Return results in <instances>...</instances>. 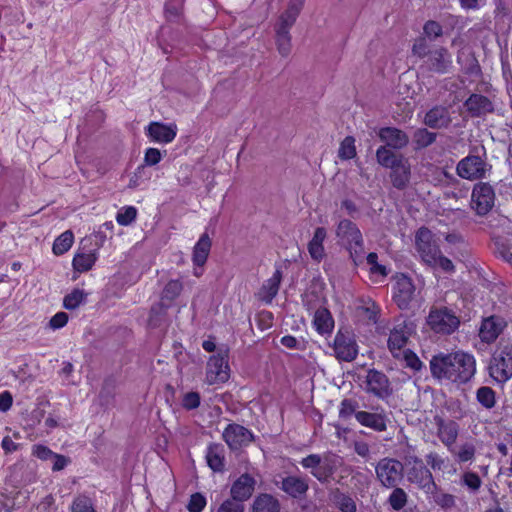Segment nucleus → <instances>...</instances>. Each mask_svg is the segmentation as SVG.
<instances>
[{
    "mask_svg": "<svg viewBox=\"0 0 512 512\" xmlns=\"http://www.w3.org/2000/svg\"><path fill=\"white\" fill-rule=\"evenodd\" d=\"M161 152L156 148H148L145 152L144 162L146 165L153 166L161 161Z\"/></svg>",
    "mask_w": 512,
    "mask_h": 512,
    "instance_id": "obj_60",
    "label": "nucleus"
},
{
    "mask_svg": "<svg viewBox=\"0 0 512 512\" xmlns=\"http://www.w3.org/2000/svg\"><path fill=\"white\" fill-rule=\"evenodd\" d=\"M349 250L350 257L353 260L355 265H358L363 261L364 256V241L360 242V244H350L346 246Z\"/></svg>",
    "mask_w": 512,
    "mask_h": 512,
    "instance_id": "obj_54",
    "label": "nucleus"
},
{
    "mask_svg": "<svg viewBox=\"0 0 512 512\" xmlns=\"http://www.w3.org/2000/svg\"><path fill=\"white\" fill-rule=\"evenodd\" d=\"M426 461L433 470H441L445 464L444 459L434 452H431L426 456Z\"/></svg>",
    "mask_w": 512,
    "mask_h": 512,
    "instance_id": "obj_63",
    "label": "nucleus"
},
{
    "mask_svg": "<svg viewBox=\"0 0 512 512\" xmlns=\"http://www.w3.org/2000/svg\"><path fill=\"white\" fill-rule=\"evenodd\" d=\"M402 462L385 457L380 459L375 466L376 478L385 488L398 486L404 476Z\"/></svg>",
    "mask_w": 512,
    "mask_h": 512,
    "instance_id": "obj_6",
    "label": "nucleus"
},
{
    "mask_svg": "<svg viewBox=\"0 0 512 512\" xmlns=\"http://www.w3.org/2000/svg\"><path fill=\"white\" fill-rule=\"evenodd\" d=\"M365 391L379 399H384L392 394L390 381L381 371L369 369L365 379Z\"/></svg>",
    "mask_w": 512,
    "mask_h": 512,
    "instance_id": "obj_11",
    "label": "nucleus"
},
{
    "mask_svg": "<svg viewBox=\"0 0 512 512\" xmlns=\"http://www.w3.org/2000/svg\"><path fill=\"white\" fill-rule=\"evenodd\" d=\"M416 247L421 258L429 266L434 267L436 256L440 249L431 242V232L427 228H420L416 234Z\"/></svg>",
    "mask_w": 512,
    "mask_h": 512,
    "instance_id": "obj_14",
    "label": "nucleus"
},
{
    "mask_svg": "<svg viewBox=\"0 0 512 512\" xmlns=\"http://www.w3.org/2000/svg\"><path fill=\"white\" fill-rule=\"evenodd\" d=\"M183 290V283L178 279H172L164 286L161 292V300L172 302Z\"/></svg>",
    "mask_w": 512,
    "mask_h": 512,
    "instance_id": "obj_39",
    "label": "nucleus"
},
{
    "mask_svg": "<svg viewBox=\"0 0 512 512\" xmlns=\"http://www.w3.org/2000/svg\"><path fill=\"white\" fill-rule=\"evenodd\" d=\"M402 465L406 468L407 481L417 485L426 493H434L437 485L434 482L432 473L424 465L421 458L414 454L409 447L402 456Z\"/></svg>",
    "mask_w": 512,
    "mask_h": 512,
    "instance_id": "obj_3",
    "label": "nucleus"
},
{
    "mask_svg": "<svg viewBox=\"0 0 512 512\" xmlns=\"http://www.w3.org/2000/svg\"><path fill=\"white\" fill-rule=\"evenodd\" d=\"M183 0H168L165 4V13L168 19L177 18L182 10Z\"/></svg>",
    "mask_w": 512,
    "mask_h": 512,
    "instance_id": "obj_52",
    "label": "nucleus"
},
{
    "mask_svg": "<svg viewBox=\"0 0 512 512\" xmlns=\"http://www.w3.org/2000/svg\"><path fill=\"white\" fill-rule=\"evenodd\" d=\"M137 216V210L133 206L125 207L117 213L116 220L122 226L130 225Z\"/></svg>",
    "mask_w": 512,
    "mask_h": 512,
    "instance_id": "obj_46",
    "label": "nucleus"
},
{
    "mask_svg": "<svg viewBox=\"0 0 512 512\" xmlns=\"http://www.w3.org/2000/svg\"><path fill=\"white\" fill-rule=\"evenodd\" d=\"M390 178L392 181V185L398 190H404L411 178V165L407 158L400 159L397 164L394 165V168H390Z\"/></svg>",
    "mask_w": 512,
    "mask_h": 512,
    "instance_id": "obj_23",
    "label": "nucleus"
},
{
    "mask_svg": "<svg viewBox=\"0 0 512 512\" xmlns=\"http://www.w3.org/2000/svg\"><path fill=\"white\" fill-rule=\"evenodd\" d=\"M464 107L471 117H484L494 112V104L482 94L473 93L464 102Z\"/></svg>",
    "mask_w": 512,
    "mask_h": 512,
    "instance_id": "obj_18",
    "label": "nucleus"
},
{
    "mask_svg": "<svg viewBox=\"0 0 512 512\" xmlns=\"http://www.w3.org/2000/svg\"><path fill=\"white\" fill-rule=\"evenodd\" d=\"M507 326L506 320L498 315H491L482 320L479 329V337L482 342L492 343Z\"/></svg>",
    "mask_w": 512,
    "mask_h": 512,
    "instance_id": "obj_15",
    "label": "nucleus"
},
{
    "mask_svg": "<svg viewBox=\"0 0 512 512\" xmlns=\"http://www.w3.org/2000/svg\"><path fill=\"white\" fill-rule=\"evenodd\" d=\"M356 420L365 427L377 432H383L387 429V418L382 413H371L367 411H358L355 413Z\"/></svg>",
    "mask_w": 512,
    "mask_h": 512,
    "instance_id": "obj_25",
    "label": "nucleus"
},
{
    "mask_svg": "<svg viewBox=\"0 0 512 512\" xmlns=\"http://www.w3.org/2000/svg\"><path fill=\"white\" fill-rule=\"evenodd\" d=\"M431 494L433 495L435 503L442 508H450L455 504L454 497L451 494L437 493V489Z\"/></svg>",
    "mask_w": 512,
    "mask_h": 512,
    "instance_id": "obj_55",
    "label": "nucleus"
},
{
    "mask_svg": "<svg viewBox=\"0 0 512 512\" xmlns=\"http://www.w3.org/2000/svg\"><path fill=\"white\" fill-rule=\"evenodd\" d=\"M476 448L472 443H464L460 446L457 457L460 462H468L473 460Z\"/></svg>",
    "mask_w": 512,
    "mask_h": 512,
    "instance_id": "obj_51",
    "label": "nucleus"
},
{
    "mask_svg": "<svg viewBox=\"0 0 512 512\" xmlns=\"http://www.w3.org/2000/svg\"><path fill=\"white\" fill-rule=\"evenodd\" d=\"M408 337L402 328H394L388 338V347L392 353L401 350L407 343Z\"/></svg>",
    "mask_w": 512,
    "mask_h": 512,
    "instance_id": "obj_40",
    "label": "nucleus"
},
{
    "mask_svg": "<svg viewBox=\"0 0 512 512\" xmlns=\"http://www.w3.org/2000/svg\"><path fill=\"white\" fill-rule=\"evenodd\" d=\"M252 510L253 512H280V503L270 494H261L254 500Z\"/></svg>",
    "mask_w": 512,
    "mask_h": 512,
    "instance_id": "obj_31",
    "label": "nucleus"
},
{
    "mask_svg": "<svg viewBox=\"0 0 512 512\" xmlns=\"http://www.w3.org/2000/svg\"><path fill=\"white\" fill-rule=\"evenodd\" d=\"M209 384L224 383L229 379L228 349L221 347L209 358L206 370Z\"/></svg>",
    "mask_w": 512,
    "mask_h": 512,
    "instance_id": "obj_9",
    "label": "nucleus"
},
{
    "mask_svg": "<svg viewBox=\"0 0 512 512\" xmlns=\"http://www.w3.org/2000/svg\"><path fill=\"white\" fill-rule=\"evenodd\" d=\"M313 324L318 333L329 334L334 328V319L327 308L321 307L315 311Z\"/></svg>",
    "mask_w": 512,
    "mask_h": 512,
    "instance_id": "obj_29",
    "label": "nucleus"
},
{
    "mask_svg": "<svg viewBox=\"0 0 512 512\" xmlns=\"http://www.w3.org/2000/svg\"><path fill=\"white\" fill-rule=\"evenodd\" d=\"M280 488L293 498H301L308 491L306 479L297 476H287L282 479Z\"/></svg>",
    "mask_w": 512,
    "mask_h": 512,
    "instance_id": "obj_26",
    "label": "nucleus"
},
{
    "mask_svg": "<svg viewBox=\"0 0 512 512\" xmlns=\"http://www.w3.org/2000/svg\"><path fill=\"white\" fill-rule=\"evenodd\" d=\"M378 136L381 141L385 142L384 146L395 150H401L409 143V136L407 133L396 127L381 128Z\"/></svg>",
    "mask_w": 512,
    "mask_h": 512,
    "instance_id": "obj_19",
    "label": "nucleus"
},
{
    "mask_svg": "<svg viewBox=\"0 0 512 512\" xmlns=\"http://www.w3.org/2000/svg\"><path fill=\"white\" fill-rule=\"evenodd\" d=\"M356 407H357L356 402L352 401L351 399H344L341 402L339 416L341 418L346 419V418L350 417L352 414L355 415V413L358 412V411H356Z\"/></svg>",
    "mask_w": 512,
    "mask_h": 512,
    "instance_id": "obj_58",
    "label": "nucleus"
},
{
    "mask_svg": "<svg viewBox=\"0 0 512 512\" xmlns=\"http://www.w3.org/2000/svg\"><path fill=\"white\" fill-rule=\"evenodd\" d=\"M413 56L422 60L420 70L424 73L443 75L452 67V56L443 46L431 49V45L425 37H419L412 46Z\"/></svg>",
    "mask_w": 512,
    "mask_h": 512,
    "instance_id": "obj_2",
    "label": "nucleus"
},
{
    "mask_svg": "<svg viewBox=\"0 0 512 512\" xmlns=\"http://www.w3.org/2000/svg\"><path fill=\"white\" fill-rule=\"evenodd\" d=\"M206 505V498L201 493L191 495L187 509L189 512H201Z\"/></svg>",
    "mask_w": 512,
    "mask_h": 512,
    "instance_id": "obj_50",
    "label": "nucleus"
},
{
    "mask_svg": "<svg viewBox=\"0 0 512 512\" xmlns=\"http://www.w3.org/2000/svg\"><path fill=\"white\" fill-rule=\"evenodd\" d=\"M71 512H97L90 497L80 494L77 495L71 504Z\"/></svg>",
    "mask_w": 512,
    "mask_h": 512,
    "instance_id": "obj_45",
    "label": "nucleus"
},
{
    "mask_svg": "<svg viewBox=\"0 0 512 512\" xmlns=\"http://www.w3.org/2000/svg\"><path fill=\"white\" fill-rule=\"evenodd\" d=\"M96 257L92 253H77L73 259V267L78 272H86L92 268Z\"/></svg>",
    "mask_w": 512,
    "mask_h": 512,
    "instance_id": "obj_41",
    "label": "nucleus"
},
{
    "mask_svg": "<svg viewBox=\"0 0 512 512\" xmlns=\"http://www.w3.org/2000/svg\"><path fill=\"white\" fill-rule=\"evenodd\" d=\"M254 486V478L247 473L242 474L231 487V499L243 503L251 497Z\"/></svg>",
    "mask_w": 512,
    "mask_h": 512,
    "instance_id": "obj_20",
    "label": "nucleus"
},
{
    "mask_svg": "<svg viewBox=\"0 0 512 512\" xmlns=\"http://www.w3.org/2000/svg\"><path fill=\"white\" fill-rule=\"evenodd\" d=\"M74 236L70 230L63 232L53 243V253L55 255H62L67 252L73 244Z\"/></svg>",
    "mask_w": 512,
    "mask_h": 512,
    "instance_id": "obj_38",
    "label": "nucleus"
},
{
    "mask_svg": "<svg viewBox=\"0 0 512 512\" xmlns=\"http://www.w3.org/2000/svg\"><path fill=\"white\" fill-rule=\"evenodd\" d=\"M434 266L440 267L445 272H453L454 268H455L454 264L452 263V261L449 258L443 256L441 254V251L436 256L435 265Z\"/></svg>",
    "mask_w": 512,
    "mask_h": 512,
    "instance_id": "obj_62",
    "label": "nucleus"
},
{
    "mask_svg": "<svg viewBox=\"0 0 512 512\" xmlns=\"http://www.w3.org/2000/svg\"><path fill=\"white\" fill-rule=\"evenodd\" d=\"M211 245L209 235L207 233L202 234L193 248L192 261L196 266L201 267L206 263Z\"/></svg>",
    "mask_w": 512,
    "mask_h": 512,
    "instance_id": "obj_30",
    "label": "nucleus"
},
{
    "mask_svg": "<svg viewBox=\"0 0 512 512\" xmlns=\"http://www.w3.org/2000/svg\"><path fill=\"white\" fill-rule=\"evenodd\" d=\"M223 447L220 444H211L208 447L206 459L208 466L214 472H221L224 469Z\"/></svg>",
    "mask_w": 512,
    "mask_h": 512,
    "instance_id": "obj_32",
    "label": "nucleus"
},
{
    "mask_svg": "<svg viewBox=\"0 0 512 512\" xmlns=\"http://www.w3.org/2000/svg\"><path fill=\"white\" fill-rule=\"evenodd\" d=\"M327 231L324 227H317L312 239L308 243V252L311 258L316 262H321L325 257L323 242L326 239Z\"/></svg>",
    "mask_w": 512,
    "mask_h": 512,
    "instance_id": "obj_27",
    "label": "nucleus"
},
{
    "mask_svg": "<svg viewBox=\"0 0 512 512\" xmlns=\"http://www.w3.org/2000/svg\"><path fill=\"white\" fill-rule=\"evenodd\" d=\"M182 405L187 410L196 409L200 405V395L198 392H188L184 395Z\"/></svg>",
    "mask_w": 512,
    "mask_h": 512,
    "instance_id": "obj_56",
    "label": "nucleus"
},
{
    "mask_svg": "<svg viewBox=\"0 0 512 512\" xmlns=\"http://www.w3.org/2000/svg\"><path fill=\"white\" fill-rule=\"evenodd\" d=\"M282 280V271L280 269H276L271 278L266 280L260 289V299L270 304L272 300L276 297L279 291L280 283Z\"/></svg>",
    "mask_w": 512,
    "mask_h": 512,
    "instance_id": "obj_28",
    "label": "nucleus"
},
{
    "mask_svg": "<svg viewBox=\"0 0 512 512\" xmlns=\"http://www.w3.org/2000/svg\"><path fill=\"white\" fill-rule=\"evenodd\" d=\"M333 349L335 356L342 361H353L357 354V344L348 332L339 330L335 336Z\"/></svg>",
    "mask_w": 512,
    "mask_h": 512,
    "instance_id": "obj_13",
    "label": "nucleus"
},
{
    "mask_svg": "<svg viewBox=\"0 0 512 512\" xmlns=\"http://www.w3.org/2000/svg\"><path fill=\"white\" fill-rule=\"evenodd\" d=\"M33 454L41 460H51L55 453L46 446L36 445Z\"/></svg>",
    "mask_w": 512,
    "mask_h": 512,
    "instance_id": "obj_64",
    "label": "nucleus"
},
{
    "mask_svg": "<svg viewBox=\"0 0 512 512\" xmlns=\"http://www.w3.org/2000/svg\"><path fill=\"white\" fill-rule=\"evenodd\" d=\"M476 399L486 409H492L496 404L495 391L488 386H482L477 390Z\"/></svg>",
    "mask_w": 512,
    "mask_h": 512,
    "instance_id": "obj_43",
    "label": "nucleus"
},
{
    "mask_svg": "<svg viewBox=\"0 0 512 512\" xmlns=\"http://www.w3.org/2000/svg\"><path fill=\"white\" fill-rule=\"evenodd\" d=\"M490 376L500 383L512 378V344L499 347L493 354L489 365Z\"/></svg>",
    "mask_w": 512,
    "mask_h": 512,
    "instance_id": "obj_5",
    "label": "nucleus"
},
{
    "mask_svg": "<svg viewBox=\"0 0 512 512\" xmlns=\"http://www.w3.org/2000/svg\"><path fill=\"white\" fill-rule=\"evenodd\" d=\"M393 490L387 499V503L390 507L395 511H400L404 509L408 502V495L404 491V489L395 486L391 487Z\"/></svg>",
    "mask_w": 512,
    "mask_h": 512,
    "instance_id": "obj_37",
    "label": "nucleus"
},
{
    "mask_svg": "<svg viewBox=\"0 0 512 512\" xmlns=\"http://www.w3.org/2000/svg\"><path fill=\"white\" fill-rule=\"evenodd\" d=\"M147 134L156 142L170 143L176 137L177 128L175 125L167 126L163 123L152 122L147 128Z\"/></svg>",
    "mask_w": 512,
    "mask_h": 512,
    "instance_id": "obj_24",
    "label": "nucleus"
},
{
    "mask_svg": "<svg viewBox=\"0 0 512 512\" xmlns=\"http://www.w3.org/2000/svg\"><path fill=\"white\" fill-rule=\"evenodd\" d=\"M276 45L281 56L287 57L291 52V35L287 30L276 29Z\"/></svg>",
    "mask_w": 512,
    "mask_h": 512,
    "instance_id": "obj_42",
    "label": "nucleus"
},
{
    "mask_svg": "<svg viewBox=\"0 0 512 512\" xmlns=\"http://www.w3.org/2000/svg\"><path fill=\"white\" fill-rule=\"evenodd\" d=\"M434 423L437 428V437L450 450L455 444L458 434L459 425L453 420H445L443 417L434 416Z\"/></svg>",
    "mask_w": 512,
    "mask_h": 512,
    "instance_id": "obj_16",
    "label": "nucleus"
},
{
    "mask_svg": "<svg viewBox=\"0 0 512 512\" xmlns=\"http://www.w3.org/2000/svg\"><path fill=\"white\" fill-rule=\"evenodd\" d=\"M88 294L79 288L73 289L63 299V307L67 310H75L80 305L85 304Z\"/></svg>",
    "mask_w": 512,
    "mask_h": 512,
    "instance_id": "obj_36",
    "label": "nucleus"
},
{
    "mask_svg": "<svg viewBox=\"0 0 512 512\" xmlns=\"http://www.w3.org/2000/svg\"><path fill=\"white\" fill-rule=\"evenodd\" d=\"M404 158L402 154H396L387 146H380L376 151L378 164L385 168H394V165L397 164L400 159Z\"/></svg>",
    "mask_w": 512,
    "mask_h": 512,
    "instance_id": "obj_33",
    "label": "nucleus"
},
{
    "mask_svg": "<svg viewBox=\"0 0 512 512\" xmlns=\"http://www.w3.org/2000/svg\"><path fill=\"white\" fill-rule=\"evenodd\" d=\"M68 314L65 312L56 313L49 321V327L52 329H60L68 322Z\"/></svg>",
    "mask_w": 512,
    "mask_h": 512,
    "instance_id": "obj_61",
    "label": "nucleus"
},
{
    "mask_svg": "<svg viewBox=\"0 0 512 512\" xmlns=\"http://www.w3.org/2000/svg\"><path fill=\"white\" fill-rule=\"evenodd\" d=\"M332 501L335 506L342 512H356L357 506L354 499L342 493L339 489H336L332 492Z\"/></svg>",
    "mask_w": 512,
    "mask_h": 512,
    "instance_id": "obj_34",
    "label": "nucleus"
},
{
    "mask_svg": "<svg viewBox=\"0 0 512 512\" xmlns=\"http://www.w3.org/2000/svg\"><path fill=\"white\" fill-rule=\"evenodd\" d=\"M336 236L346 246L350 244H360L363 240L362 233L357 225L348 219H343L338 223Z\"/></svg>",
    "mask_w": 512,
    "mask_h": 512,
    "instance_id": "obj_21",
    "label": "nucleus"
},
{
    "mask_svg": "<svg viewBox=\"0 0 512 512\" xmlns=\"http://www.w3.org/2000/svg\"><path fill=\"white\" fill-rule=\"evenodd\" d=\"M296 19L297 17L294 16L293 14L285 11L281 14V16L279 17V22L278 24L276 25V29H279V30H287L289 31V29L294 25V23L296 22Z\"/></svg>",
    "mask_w": 512,
    "mask_h": 512,
    "instance_id": "obj_57",
    "label": "nucleus"
},
{
    "mask_svg": "<svg viewBox=\"0 0 512 512\" xmlns=\"http://www.w3.org/2000/svg\"><path fill=\"white\" fill-rule=\"evenodd\" d=\"M358 311L370 323L375 324L379 313V308L374 302H370L365 306L358 307Z\"/></svg>",
    "mask_w": 512,
    "mask_h": 512,
    "instance_id": "obj_48",
    "label": "nucleus"
},
{
    "mask_svg": "<svg viewBox=\"0 0 512 512\" xmlns=\"http://www.w3.org/2000/svg\"><path fill=\"white\" fill-rule=\"evenodd\" d=\"M217 512H244L243 503L227 499L218 508Z\"/></svg>",
    "mask_w": 512,
    "mask_h": 512,
    "instance_id": "obj_59",
    "label": "nucleus"
},
{
    "mask_svg": "<svg viewBox=\"0 0 512 512\" xmlns=\"http://www.w3.org/2000/svg\"><path fill=\"white\" fill-rule=\"evenodd\" d=\"M356 156L355 138L346 136L340 143L338 157L341 160H350Z\"/></svg>",
    "mask_w": 512,
    "mask_h": 512,
    "instance_id": "obj_44",
    "label": "nucleus"
},
{
    "mask_svg": "<svg viewBox=\"0 0 512 512\" xmlns=\"http://www.w3.org/2000/svg\"><path fill=\"white\" fill-rule=\"evenodd\" d=\"M222 437L232 450H237L243 446H247L254 439L250 430L236 423L229 424L224 429Z\"/></svg>",
    "mask_w": 512,
    "mask_h": 512,
    "instance_id": "obj_12",
    "label": "nucleus"
},
{
    "mask_svg": "<svg viewBox=\"0 0 512 512\" xmlns=\"http://www.w3.org/2000/svg\"><path fill=\"white\" fill-rule=\"evenodd\" d=\"M423 33L426 39L435 40L442 36L443 28L437 21L429 20L423 26Z\"/></svg>",
    "mask_w": 512,
    "mask_h": 512,
    "instance_id": "obj_47",
    "label": "nucleus"
},
{
    "mask_svg": "<svg viewBox=\"0 0 512 512\" xmlns=\"http://www.w3.org/2000/svg\"><path fill=\"white\" fill-rule=\"evenodd\" d=\"M427 323L434 332L449 335L458 329L460 319L447 307H433L429 312Z\"/></svg>",
    "mask_w": 512,
    "mask_h": 512,
    "instance_id": "obj_7",
    "label": "nucleus"
},
{
    "mask_svg": "<svg viewBox=\"0 0 512 512\" xmlns=\"http://www.w3.org/2000/svg\"><path fill=\"white\" fill-rule=\"evenodd\" d=\"M495 192L493 187L486 182L477 183L472 190V203L475 205L476 213L480 216L486 215L494 206Z\"/></svg>",
    "mask_w": 512,
    "mask_h": 512,
    "instance_id": "obj_10",
    "label": "nucleus"
},
{
    "mask_svg": "<svg viewBox=\"0 0 512 512\" xmlns=\"http://www.w3.org/2000/svg\"><path fill=\"white\" fill-rule=\"evenodd\" d=\"M300 464L305 469H310L311 474L321 483H328L336 472L339 460L336 455L325 454H310L304 457Z\"/></svg>",
    "mask_w": 512,
    "mask_h": 512,
    "instance_id": "obj_4",
    "label": "nucleus"
},
{
    "mask_svg": "<svg viewBox=\"0 0 512 512\" xmlns=\"http://www.w3.org/2000/svg\"><path fill=\"white\" fill-rule=\"evenodd\" d=\"M437 138V134L428 131L426 128H418L413 133V143L416 150L424 149L432 145Z\"/></svg>",
    "mask_w": 512,
    "mask_h": 512,
    "instance_id": "obj_35",
    "label": "nucleus"
},
{
    "mask_svg": "<svg viewBox=\"0 0 512 512\" xmlns=\"http://www.w3.org/2000/svg\"><path fill=\"white\" fill-rule=\"evenodd\" d=\"M430 371L434 378L464 384L471 380L476 371L472 355L461 351L440 353L430 360Z\"/></svg>",
    "mask_w": 512,
    "mask_h": 512,
    "instance_id": "obj_1",
    "label": "nucleus"
},
{
    "mask_svg": "<svg viewBox=\"0 0 512 512\" xmlns=\"http://www.w3.org/2000/svg\"><path fill=\"white\" fill-rule=\"evenodd\" d=\"M414 293L415 286L409 277L403 274L397 277L394 286V299L400 309H407L409 307Z\"/></svg>",
    "mask_w": 512,
    "mask_h": 512,
    "instance_id": "obj_17",
    "label": "nucleus"
},
{
    "mask_svg": "<svg viewBox=\"0 0 512 512\" xmlns=\"http://www.w3.org/2000/svg\"><path fill=\"white\" fill-rule=\"evenodd\" d=\"M423 123L432 129L448 127L451 123L448 108L441 105L434 106L425 114Z\"/></svg>",
    "mask_w": 512,
    "mask_h": 512,
    "instance_id": "obj_22",
    "label": "nucleus"
},
{
    "mask_svg": "<svg viewBox=\"0 0 512 512\" xmlns=\"http://www.w3.org/2000/svg\"><path fill=\"white\" fill-rule=\"evenodd\" d=\"M491 168L480 155L470 154L458 162L456 172L462 179L473 181L485 178Z\"/></svg>",
    "mask_w": 512,
    "mask_h": 512,
    "instance_id": "obj_8",
    "label": "nucleus"
},
{
    "mask_svg": "<svg viewBox=\"0 0 512 512\" xmlns=\"http://www.w3.org/2000/svg\"><path fill=\"white\" fill-rule=\"evenodd\" d=\"M168 307L169 305L164 304L162 300L160 303L153 305L150 310L149 322L153 325H157L160 317L166 314Z\"/></svg>",
    "mask_w": 512,
    "mask_h": 512,
    "instance_id": "obj_53",
    "label": "nucleus"
},
{
    "mask_svg": "<svg viewBox=\"0 0 512 512\" xmlns=\"http://www.w3.org/2000/svg\"><path fill=\"white\" fill-rule=\"evenodd\" d=\"M462 481L472 492H477L482 484L481 478L475 472H465Z\"/></svg>",
    "mask_w": 512,
    "mask_h": 512,
    "instance_id": "obj_49",
    "label": "nucleus"
}]
</instances>
